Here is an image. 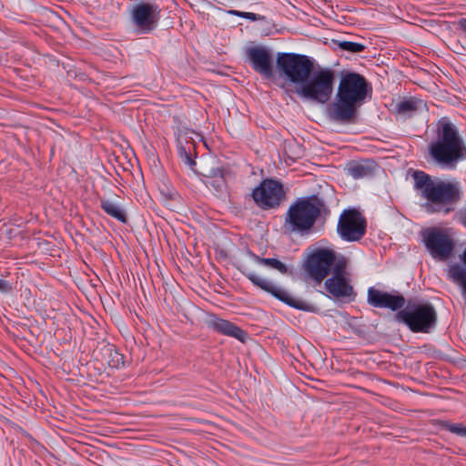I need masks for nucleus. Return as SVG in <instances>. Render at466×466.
Returning a JSON list of instances; mask_svg holds the SVG:
<instances>
[{
    "label": "nucleus",
    "instance_id": "7",
    "mask_svg": "<svg viewBox=\"0 0 466 466\" xmlns=\"http://www.w3.org/2000/svg\"><path fill=\"white\" fill-rule=\"evenodd\" d=\"M348 259L344 256H339L336 267L332 270V276L326 279L324 286L326 290L334 299L344 302H351L356 298V292L351 285L350 273L347 272Z\"/></svg>",
    "mask_w": 466,
    "mask_h": 466
},
{
    "label": "nucleus",
    "instance_id": "10",
    "mask_svg": "<svg viewBox=\"0 0 466 466\" xmlns=\"http://www.w3.org/2000/svg\"><path fill=\"white\" fill-rule=\"evenodd\" d=\"M161 9L154 2L137 1L129 10L130 20L139 34L154 31L160 20Z\"/></svg>",
    "mask_w": 466,
    "mask_h": 466
},
{
    "label": "nucleus",
    "instance_id": "17",
    "mask_svg": "<svg viewBox=\"0 0 466 466\" xmlns=\"http://www.w3.org/2000/svg\"><path fill=\"white\" fill-rule=\"evenodd\" d=\"M208 325L213 330L225 336L232 337L241 342H245L248 339V333L234 323L215 316L208 320Z\"/></svg>",
    "mask_w": 466,
    "mask_h": 466
},
{
    "label": "nucleus",
    "instance_id": "31",
    "mask_svg": "<svg viewBox=\"0 0 466 466\" xmlns=\"http://www.w3.org/2000/svg\"><path fill=\"white\" fill-rule=\"evenodd\" d=\"M464 263L466 264V249L463 252V258H462Z\"/></svg>",
    "mask_w": 466,
    "mask_h": 466
},
{
    "label": "nucleus",
    "instance_id": "25",
    "mask_svg": "<svg viewBox=\"0 0 466 466\" xmlns=\"http://www.w3.org/2000/svg\"><path fill=\"white\" fill-rule=\"evenodd\" d=\"M446 430H448L450 432L456 434L461 437L466 438V426L462 424H456V423H446L445 424Z\"/></svg>",
    "mask_w": 466,
    "mask_h": 466
},
{
    "label": "nucleus",
    "instance_id": "11",
    "mask_svg": "<svg viewBox=\"0 0 466 466\" xmlns=\"http://www.w3.org/2000/svg\"><path fill=\"white\" fill-rule=\"evenodd\" d=\"M241 271L251 281L253 285L259 288L263 291L271 294L273 297L284 302L285 304L297 309H301L304 311H313V307L310 304L305 302L302 299L291 296L288 291L278 287L269 279L258 276L246 268Z\"/></svg>",
    "mask_w": 466,
    "mask_h": 466
},
{
    "label": "nucleus",
    "instance_id": "22",
    "mask_svg": "<svg viewBox=\"0 0 466 466\" xmlns=\"http://www.w3.org/2000/svg\"><path fill=\"white\" fill-rule=\"evenodd\" d=\"M449 277L461 287L463 296L466 297V267L455 264L449 268Z\"/></svg>",
    "mask_w": 466,
    "mask_h": 466
},
{
    "label": "nucleus",
    "instance_id": "30",
    "mask_svg": "<svg viewBox=\"0 0 466 466\" xmlns=\"http://www.w3.org/2000/svg\"><path fill=\"white\" fill-rule=\"evenodd\" d=\"M459 25H460V28H461L464 33H466V18H461V19L459 21Z\"/></svg>",
    "mask_w": 466,
    "mask_h": 466
},
{
    "label": "nucleus",
    "instance_id": "12",
    "mask_svg": "<svg viewBox=\"0 0 466 466\" xmlns=\"http://www.w3.org/2000/svg\"><path fill=\"white\" fill-rule=\"evenodd\" d=\"M252 198L262 209L278 208L285 198L283 185L274 179H264L252 191Z\"/></svg>",
    "mask_w": 466,
    "mask_h": 466
},
{
    "label": "nucleus",
    "instance_id": "1",
    "mask_svg": "<svg viewBox=\"0 0 466 466\" xmlns=\"http://www.w3.org/2000/svg\"><path fill=\"white\" fill-rule=\"evenodd\" d=\"M367 87L364 76L357 73L344 75L340 79L335 101L328 108L329 117L341 124L354 122L358 107L367 96Z\"/></svg>",
    "mask_w": 466,
    "mask_h": 466
},
{
    "label": "nucleus",
    "instance_id": "26",
    "mask_svg": "<svg viewBox=\"0 0 466 466\" xmlns=\"http://www.w3.org/2000/svg\"><path fill=\"white\" fill-rule=\"evenodd\" d=\"M349 173L357 179L365 177L368 174V169L362 165H354L349 168Z\"/></svg>",
    "mask_w": 466,
    "mask_h": 466
},
{
    "label": "nucleus",
    "instance_id": "15",
    "mask_svg": "<svg viewBox=\"0 0 466 466\" xmlns=\"http://www.w3.org/2000/svg\"><path fill=\"white\" fill-rule=\"evenodd\" d=\"M246 53L248 62L256 72L266 78L273 76V58L268 48L251 46Z\"/></svg>",
    "mask_w": 466,
    "mask_h": 466
},
{
    "label": "nucleus",
    "instance_id": "21",
    "mask_svg": "<svg viewBox=\"0 0 466 466\" xmlns=\"http://www.w3.org/2000/svg\"><path fill=\"white\" fill-rule=\"evenodd\" d=\"M207 177L206 185L220 192L225 187V178L222 170L219 168H211L205 174Z\"/></svg>",
    "mask_w": 466,
    "mask_h": 466
},
{
    "label": "nucleus",
    "instance_id": "23",
    "mask_svg": "<svg viewBox=\"0 0 466 466\" xmlns=\"http://www.w3.org/2000/svg\"><path fill=\"white\" fill-rule=\"evenodd\" d=\"M339 46L340 49L350 53H360L365 49L364 45L350 41H341L339 43Z\"/></svg>",
    "mask_w": 466,
    "mask_h": 466
},
{
    "label": "nucleus",
    "instance_id": "9",
    "mask_svg": "<svg viewBox=\"0 0 466 466\" xmlns=\"http://www.w3.org/2000/svg\"><path fill=\"white\" fill-rule=\"evenodd\" d=\"M319 207L310 199H301L292 205L288 211L286 225L292 231L309 229L319 215Z\"/></svg>",
    "mask_w": 466,
    "mask_h": 466
},
{
    "label": "nucleus",
    "instance_id": "20",
    "mask_svg": "<svg viewBox=\"0 0 466 466\" xmlns=\"http://www.w3.org/2000/svg\"><path fill=\"white\" fill-rule=\"evenodd\" d=\"M100 206L108 216L122 223H127L126 213L119 204L109 199H102Z\"/></svg>",
    "mask_w": 466,
    "mask_h": 466
},
{
    "label": "nucleus",
    "instance_id": "5",
    "mask_svg": "<svg viewBox=\"0 0 466 466\" xmlns=\"http://www.w3.org/2000/svg\"><path fill=\"white\" fill-rule=\"evenodd\" d=\"M396 317L412 332L428 333L437 323V312L431 303L410 302Z\"/></svg>",
    "mask_w": 466,
    "mask_h": 466
},
{
    "label": "nucleus",
    "instance_id": "27",
    "mask_svg": "<svg viewBox=\"0 0 466 466\" xmlns=\"http://www.w3.org/2000/svg\"><path fill=\"white\" fill-rule=\"evenodd\" d=\"M233 13L239 17H244L251 21H257L262 18L260 15L250 12L234 11Z\"/></svg>",
    "mask_w": 466,
    "mask_h": 466
},
{
    "label": "nucleus",
    "instance_id": "29",
    "mask_svg": "<svg viewBox=\"0 0 466 466\" xmlns=\"http://www.w3.org/2000/svg\"><path fill=\"white\" fill-rule=\"evenodd\" d=\"M11 289H12V287L7 281H5L4 279H0V291H2L4 293H7Z\"/></svg>",
    "mask_w": 466,
    "mask_h": 466
},
{
    "label": "nucleus",
    "instance_id": "28",
    "mask_svg": "<svg viewBox=\"0 0 466 466\" xmlns=\"http://www.w3.org/2000/svg\"><path fill=\"white\" fill-rule=\"evenodd\" d=\"M123 355L115 351L110 365L115 368H118L120 364H123Z\"/></svg>",
    "mask_w": 466,
    "mask_h": 466
},
{
    "label": "nucleus",
    "instance_id": "6",
    "mask_svg": "<svg viewBox=\"0 0 466 466\" xmlns=\"http://www.w3.org/2000/svg\"><path fill=\"white\" fill-rule=\"evenodd\" d=\"M277 67L291 83L301 86L312 72L313 63L304 55L281 53L277 57Z\"/></svg>",
    "mask_w": 466,
    "mask_h": 466
},
{
    "label": "nucleus",
    "instance_id": "14",
    "mask_svg": "<svg viewBox=\"0 0 466 466\" xmlns=\"http://www.w3.org/2000/svg\"><path fill=\"white\" fill-rule=\"evenodd\" d=\"M338 231L347 241H358L366 232V221L356 210L344 211L339 220Z\"/></svg>",
    "mask_w": 466,
    "mask_h": 466
},
{
    "label": "nucleus",
    "instance_id": "18",
    "mask_svg": "<svg viewBox=\"0 0 466 466\" xmlns=\"http://www.w3.org/2000/svg\"><path fill=\"white\" fill-rule=\"evenodd\" d=\"M426 109V104L420 99L410 97L400 101L396 106L397 114L403 116H411L419 111Z\"/></svg>",
    "mask_w": 466,
    "mask_h": 466
},
{
    "label": "nucleus",
    "instance_id": "19",
    "mask_svg": "<svg viewBox=\"0 0 466 466\" xmlns=\"http://www.w3.org/2000/svg\"><path fill=\"white\" fill-rule=\"evenodd\" d=\"M247 254L255 263L258 265H262L272 269H275L283 275L288 273V267L278 258H260L250 251H248Z\"/></svg>",
    "mask_w": 466,
    "mask_h": 466
},
{
    "label": "nucleus",
    "instance_id": "3",
    "mask_svg": "<svg viewBox=\"0 0 466 466\" xmlns=\"http://www.w3.org/2000/svg\"><path fill=\"white\" fill-rule=\"evenodd\" d=\"M430 153L433 159L446 167L453 166L466 157L463 140L451 123H441L438 139L431 144Z\"/></svg>",
    "mask_w": 466,
    "mask_h": 466
},
{
    "label": "nucleus",
    "instance_id": "8",
    "mask_svg": "<svg viewBox=\"0 0 466 466\" xmlns=\"http://www.w3.org/2000/svg\"><path fill=\"white\" fill-rule=\"evenodd\" d=\"M339 257L328 248H319L312 252L304 263L306 276L319 285L336 267Z\"/></svg>",
    "mask_w": 466,
    "mask_h": 466
},
{
    "label": "nucleus",
    "instance_id": "2",
    "mask_svg": "<svg viewBox=\"0 0 466 466\" xmlns=\"http://www.w3.org/2000/svg\"><path fill=\"white\" fill-rule=\"evenodd\" d=\"M414 187L420 190L422 198L428 200L426 209L429 212H440L443 205L451 204L460 199L459 183L433 181L423 171H414Z\"/></svg>",
    "mask_w": 466,
    "mask_h": 466
},
{
    "label": "nucleus",
    "instance_id": "24",
    "mask_svg": "<svg viewBox=\"0 0 466 466\" xmlns=\"http://www.w3.org/2000/svg\"><path fill=\"white\" fill-rule=\"evenodd\" d=\"M178 155L181 159V161L187 166L188 167L192 168L193 166H195V161L190 157V154L187 151L186 147L184 146H178L177 147Z\"/></svg>",
    "mask_w": 466,
    "mask_h": 466
},
{
    "label": "nucleus",
    "instance_id": "13",
    "mask_svg": "<svg viewBox=\"0 0 466 466\" xmlns=\"http://www.w3.org/2000/svg\"><path fill=\"white\" fill-rule=\"evenodd\" d=\"M425 246L433 258L446 260L453 250V241L445 230L431 228L422 233Z\"/></svg>",
    "mask_w": 466,
    "mask_h": 466
},
{
    "label": "nucleus",
    "instance_id": "16",
    "mask_svg": "<svg viewBox=\"0 0 466 466\" xmlns=\"http://www.w3.org/2000/svg\"><path fill=\"white\" fill-rule=\"evenodd\" d=\"M405 302L404 297L400 294H390L375 288L368 289V303L375 308L401 310Z\"/></svg>",
    "mask_w": 466,
    "mask_h": 466
},
{
    "label": "nucleus",
    "instance_id": "4",
    "mask_svg": "<svg viewBox=\"0 0 466 466\" xmlns=\"http://www.w3.org/2000/svg\"><path fill=\"white\" fill-rule=\"evenodd\" d=\"M334 83L335 73L330 68L312 70L309 78L296 87V93L306 100L326 104L332 96Z\"/></svg>",
    "mask_w": 466,
    "mask_h": 466
}]
</instances>
